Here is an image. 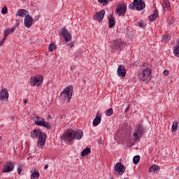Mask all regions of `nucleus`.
Instances as JSON below:
<instances>
[{"label":"nucleus","instance_id":"nucleus-6","mask_svg":"<svg viewBox=\"0 0 179 179\" xmlns=\"http://www.w3.org/2000/svg\"><path fill=\"white\" fill-rule=\"evenodd\" d=\"M113 171L115 176L120 177V176H122L125 173V166L121 162H117L114 166Z\"/></svg>","mask_w":179,"mask_h":179},{"label":"nucleus","instance_id":"nucleus-37","mask_svg":"<svg viewBox=\"0 0 179 179\" xmlns=\"http://www.w3.org/2000/svg\"><path fill=\"white\" fill-rule=\"evenodd\" d=\"M138 24H139L140 27H145L146 26L143 22H138Z\"/></svg>","mask_w":179,"mask_h":179},{"label":"nucleus","instance_id":"nucleus-36","mask_svg":"<svg viewBox=\"0 0 179 179\" xmlns=\"http://www.w3.org/2000/svg\"><path fill=\"white\" fill-rule=\"evenodd\" d=\"M22 171H23V166H20L17 169V173L18 174H22Z\"/></svg>","mask_w":179,"mask_h":179},{"label":"nucleus","instance_id":"nucleus-49","mask_svg":"<svg viewBox=\"0 0 179 179\" xmlns=\"http://www.w3.org/2000/svg\"><path fill=\"white\" fill-rule=\"evenodd\" d=\"M2 140V136H0V141H1Z\"/></svg>","mask_w":179,"mask_h":179},{"label":"nucleus","instance_id":"nucleus-16","mask_svg":"<svg viewBox=\"0 0 179 179\" xmlns=\"http://www.w3.org/2000/svg\"><path fill=\"white\" fill-rule=\"evenodd\" d=\"M33 18L31 17V16L28 15L27 17H26L24 20V24L25 26V27H27V29H29V27H31V25L33 24Z\"/></svg>","mask_w":179,"mask_h":179},{"label":"nucleus","instance_id":"nucleus-31","mask_svg":"<svg viewBox=\"0 0 179 179\" xmlns=\"http://www.w3.org/2000/svg\"><path fill=\"white\" fill-rule=\"evenodd\" d=\"M177 128H178V122H175L172 124V128H171L172 132H174L175 131H176V130H177Z\"/></svg>","mask_w":179,"mask_h":179},{"label":"nucleus","instance_id":"nucleus-11","mask_svg":"<svg viewBox=\"0 0 179 179\" xmlns=\"http://www.w3.org/2000/svg\"><path fill=\"white\" fill-rule=\"evenodd\" d=\"M31 86H38L40 87L43 85V76H40L31 78Z\"/></svg>","mask_w":179,"mask_h":179},{"label":"nucleus","instance_id":"nucleus-32","mask_svg":"<svg viewBox=\"0 0 179 179\" xmlns=\"http://www.w3.org/2000/svg\"><path fill=\"white\" fill-rule=\"evenodd\" d=\"M113 0H98L99 3H102L103 6L108 5V1Z\"/></svg>","mask_w":179,"mask_h":179},{"label":"nucleus","instance_id":"nucleus-51","mask_svg":"<svg viewBox=\"0 0 179 179\" xmlns=\"http://www.w3.org/2000/svg\"><path fill=\"white\" fill-rule=\"evenodd\" d=\"M124 179H127V178H124Z\"/></svg>","mask_w":179,"mask_h":179},{"label":"nucleus","instance_id":"nucleus-5","mask_svg":"<svg viewBox=\"0 0 179 179\" xmlns=\"http://www.w3.org/2000/svg\"><path fill=\"white\" fill-rule=\"evenodd\" d=\"M150 73H152V70L149 67L142 69L137 76L138 80H142L143 82L149 80Z\"/></svg>","mask_w":179,"mask_h":179},{"label":"nucleus","instance_id":"nucleus-33","mask_svg":"<svg viewBox=\"0 0 179 179\" xmlns=\"http://www.w3.org/2000/svg\"><path fill=\"white\" fill-rule=\"evenodd\" d=\"M1 13L2 15H6L8 13V7L3 6L1 9Z\"/></svg>","mask_w":179,"mask_h":179},{"label":"nucleus","instance_id":"nucleus-21","mask_svg":"<svg viewBox=\"0 0 179 179\" xmlns=\"http://www.w3.org/2000/svg\"><path fill=\"white\" fill-rule=\"evenodd\" d=\"M100 122H101V115H96L94 119V121L92 123L94 127H97V125H99Z\"/></svg>","mask_w":179,"mask_h":179},{"label":"nucleus","instance_id":"nucleus-35","mask_svg":"<svg viewBox=\"0 0 179 179\" xmlns=\"http://www.w3.org/2000/svg\"><path fill=\"white\" fill-rule=\"evenodd\" d=\"M9 34H10V31H9V29H6L4 31V37L6 38H7L8 36H9Z\"/></svg>","mask_w":179,"mask_h":179},{"label":"nucleus","instance_id":"nucleus-47","mask_svg":"<svg viewBox=\"0 0 179 179\" xmlns=\"http://www.w3.org/2000/svg\"><path fill=\"white\" fill-rule=\"evenodd\" d=\"M143 66H144V67L148 66V64H143Z\"/></svg>","mask_w":179,"mask_h":179},{"label":"nucleus","instance_id":"nucleus-46","mask_svg":"<svg viewBox=\"0 0 179 179\" xmlns=\"http://www.w3.org/2000/svg\"><path fill=\"white\" fill-rule=\"evenodd\" d=\"M76 68L75 66L71 68V71H73V69H76Z\"/></svg>","mask_w":179,"mask_h":179},{"label":"nucleus","instance_id":"nucleus-1","mask_svg":"<svg viewBox=\"0 0 179 179\" xmlns=\"http://www.w3.org/2000/svg\"><path fill=\"white\" fill-rule=\"evenodd\" d=\"M30 135L34 139H38V146L43 149L45 145V141H47V134L38 129H35L31 131Z\"/></svg>","mask_w":179,"mask_h":179},{"label":"nucleus","instance_id":"nucleus-22","mask_svg":"<svg viewBox=\"0 0 179 179\" xmlns=\"http://www.w3.org/2000/svg\"><path fill=\"white\" fill-rule=\"evenodd\" d=\"M108 24H109V29H112V27H114L115 26V19L114 17L110 16L108 18Z\"/></svg>","mask_w":179,"mask_h":179},{"label":"nucleus","instance_id":"nucleus-34","mask_svg":"<svg viewBox=\"0 0 179 179\" xmlns=\"http://www.w3.org/2000/svg\"><path fill=\"white\" fill-rule=\"evenodd\" d=\"M31 117L33 121H34V122H36V121H37V118L38 117V115H37L36 114H31Z\"/></svg>","mask_w":179,"mask_h":179},{"label":"nucleus","instance_id":"nucleus-41","mask_svg":"<svg viewBox=\"0 0 179 179\" xmlns=\"http://www.w3.org/2000/svg\"><path fill=\"white\" fill-rule=\"evenodd\" d=\"M164 76H169V71L165 70V71H164Z\"/></svg>","mask_w":179,"mask_h":179},{"label":"nucleus","instance_id":"nucleus-27","mask_svg":"<svg viewBox=\"0 0 179 179\" xmlns=\"http://www.w3.org/2000/svg\"><path fill=\"white\" fill-rule=\"evenodd\" d=\"M40 178V172L37 171H34L31 176V178L33 179H38Z\"/></svg>","mask_w":179,"mask_h":179},{"label":"nucleus","instance_id":"nucleus-4","mask_svg":"<svg viewBox=\"0 0 179 179\" xmlns=\"http://www.w3.org/2000/svg\"><path fill=\"white\" fill-rule=\"evenodd\" d=\"M72 94H73V86L69 85L60 93L59 98H61L62 96H64V99L67 100L68 103H69L72 99Z\"/></svg>","mask_w":179,"mask_h":179},{"label":"nucleus","instance_id":"nucleus-18","mask_svg":"<svg viewBox=\"0 0 179 179\" xmlns=\"http://www.w3.org/2000/svg\"><path fill=\"white\" fill-rule=\"evenodd\" d=\"M117 73L120 78H124L125 75H127V70L122 65H120Z\"/></svg>","mask_w":179,"mask_h":179},{"label":"nucleus","instance_id":"nucleus-48","mask_svg":"<svg viewBox=\"0 0 179 179\" xmlns=\"http://www.w3.org/2000/svg\"><path fill=\"white\" fill-rule=\"evenodd\" d=\"M176 169L178 170V171H179V166L177 167Z\"/></svg>","mask_w":179,"mask_h":179},{"label":"nucleus","instance_id":"nucleus-3","mask_svg":"<svg viewBox=\"0 0 179 179\" xmlns=\"http://www.w3.org/2000/svg\"><path fill=\"white\" fill-rule=\"evenodd\" d=\"M144 8H146V4L143 0H134L129 6V8L132 10L136 9V10L141 11L143 10Z\"/></svg>","mask_w":179,"mask_h":179},{"label":"nucleus","instance_id":"nucleus-38","mask_svg":"<svg viewBox=\"0 0 179 179\" xmlns=\"http://www.w3.org/2000/svg\"><path fill=\"white\" fill-rule=\"evenodd\" d=\"M6 40V38L4 36L1 41L0 42V47H2V45H3V43H5V41Z\"/></svg>","mask_w":179,"mask_h":179},{"label":"nucleus","instance_id":"nucleus-19","mask_svg":"<svg viewBox=\"0 0 179 179\" xmlns=\"http://www.w3.org/2000/svg\"><path fill=\"white\" fill-rule=\"evenodd\" d=\"M157 17H159V11H157V9H155L154 10V14L149 16L150 22H155Z\"/></svg>","mask_w":179,"mask_h":179},{"label":"nucleus","instance_id":"nucleus-10","mask_svg":"<svg viewBox=\"0 0 179 179\" xmlns=\"http://www.w3.org/2000/svg\"><path fill=\"white\" fill-rule=\"evenodd\" d=\"M116 13L118 16H124L125 13H127V5H125V3L117 5Z\"/></svg>","mask_w":179,"mask_h":179},{"label":"nucleus","instance_id":"nucleus-40","mask_svg":"<svg viewBox=\"0 0 179 179\" xmlns=\"http://www.w3.org/2000/svg\"><path fill=\"white\" fill-rule=\"evenodd\" d=\"M138 65H139V62H135L134 63H133L131 64V66H138Z\"/></svg>","mask_w":179,"mask_h":179},{"label":"nucleus","instance_id":"nucleus-50","mask_svg":"<svg viewBox=\"0 0 179 179\" xmlns=\"http://www.w3.org/2000/svg\"><path fill=\"white\" fill-rule=\"evenodd\" d=\"M110 179H113V178H111Z\"/></svg>","mask_w":179,"mask_h":179},{"label":"nucleus","instance_id":"nucleus-29","mask_svg":"<svg viewBox=\"0 0 179 179\" xmlns=\"http://www.w3.org/2000/svg\"><path fill=\"white\" fill-rule=\"evenodd\" d=\"M55 48H57V46L55 45V43L50 44L48 46L49 52H52V51H54V50H55Z\"/></svg>","mask_w":179,"mask_h":179},{"label":"nucleus","instance_id":"nucleus-13","mask_svg":"<svg viewBox=\"0 0 179 179\" xmlns=\"http://www.w3.org/2000/svg\"><path fill=\"white\" fill-rule=\"evenodd\" d=\"M125 45H127V43L121 40L114 41L113 43V47L120 51H121Z\"/></svg>","mask_w":179,"mask_h":179},{"label":"nucleus","instance_id":"nucleus-9","mask_svg":"<svg viewBox=\"0 0 179 179\" xmlns=\"http://www.w3.org/2000/svg\"><path fill=\"white\" fill-rule=\"evenodd\" d=\"M61 36L64 38V41L66 43H69L72 40V34L68 31L66 27H63L62 29V31L60 32Z\"/></svg>","mask_w":179,"mask_h":179},{"label":"nucleus","instance_id":"nucleus-45","mask_svg":"<svg viewBox=\"0 0 179 179\" xmlns=\"http://www.w3.org/2000/svg\"><path fill=\"white\" fill-rule=\"evenodd\" d=\"M23 101H24V104L27 103V99H24Z\"/></svg>","mask_w":179,"mask_h":179},{"label":"nucleus","instance_id":"nucleus-43","mask_svg":"<svg viewBox=\"0 0 179 179\" xmlns=\"http://www.w3.org/2000/svg\"><path fill=\"white\" fill-rule=\"evenodd\" d=\"M47 169H48V164H46V165L44 166V170H47Z\"/></svg>","mask_w":179,"mask_h":179},{"label":"nucleus","instance_id":"nucleus-14","mask_svg":"<svg viewBox=\"0 0 179 179\" xmlns=\"http://www.w3.org/2000/svg\"><path fill=\"white\" fill-rule=\"evenodd\" d=\"M104 15H106V10H101L96 12L94 17L95 20H97L99 23H101V22H103V19H104Z\"/></svg>","mask_w":179,"mask_h":179},{"label":"nucleus","instance_id":"nucleus-39","mask_svg":"<svg viewBox=\"0 0 179 179\" xmlns=\"http://www.w3.org/2000/svg\"><path fill=\"white\" fill-rule=\"evenodd\" d=\"M15 30H16V27H14L11 29H9L10 33H13V31H15Z\"/></svg>","mask_w":179,"mask_h":179},{"label":"nucleus","instance_id":"nucleus-23","mask_svg":"<svg viewBox=\"0 0 179 179\" xmlns=\"http://www.w3.org/2000/svg\"><path fill=\"white\" fill-rule=\"evenodd\" d=\"M164 10H170V1L169 0H162Z\"/></svg>","mask_w":179,"mask_h":179},{"label":"nucleus","instance_id":"nucleus-30","mask_svg":"<svg viewBox=\"0 0 179 179\" xmlns=\"http://www.w3.org/2000/svg\"><path fill=\"white\" fill-rule=\"evenodd\" d=\"M114 113V110H113V108H110L106 111V115L107 117H110V115H113Z\"/></svg>","mask_w":179,"mask_h":179},{"label":"nucleus","instance_id":"nucleus-26","mask_svg":"<svg viewBox=\"0 0 179 179\" xmlns=\"http://www.w3.org/2000/svg\"><path fill=\"white\" fill-rule=\"evenodd\" d=\"M171 39V36L170 34H164L162 36V40L164 43H168Z\"/></svg>","mask_w":179,"mask_h":179},{"label":"nucleus","instance_id":"nucleus-17","mask_svg":"<svg viewBox=\"0 0 179 179\" xmlns=\"http://www.w3.org/2000/svg\"><path fill=\"white\" fill-rule=\"evenodd\" d=\"M29 11L24 9H19L16 13V16L17 17H27L29 16Z\"/></svg>","mask_w":179,"mask_h":179},{"label":"nucleus","instance_id":"nucleus-28","mask_svg":"<svg viewBox=\"0 0 179 179\" xmlns=\"http://www.w3.org/2000/svg\"><path fill=\"white\" fill-rule=\"evenodd\" d=\"M139 160H141V156L139 155L134 156L133 158L134 164H138V163H139Z\"/></svg>","mask_w":179,"mask_h":179},{"label":"nucleus","instance_id":"nucleus-2","mask_svg":"<svg viewBox=\"0 0 179 179\" xmlns=\"http://www.w3.org/2000/svg\"><path fill=\"white\" fill-rule=\"evenodd\" d=\"M83 136V131L82 130L73 131L72 129H68L62 136L64 141H66L69 143H71L73 139H76L77 141L82 139Z\"/></svg>","mask_w":179,"mask_h":179},{"label":"nucleus","instance_id":"nucleus-24","mask_svg":"<svg viewBox=\"0 0 179 179\" xmlns=\"http://www.w3.org/2000/svg\"><path fill=\"white\" fill-rule=\"evenodd\" d=\"M173 54H174L175 57H179V38L178 40V43L175 46V49L173 50Z\"/></svg>","mask_w":179,"mask_h":179},{"label":"nucleus","instance_id":"nucleus-20","mask_svg":"<svg viewBox=\"0 0 179 179\" xmlns=\"http://www.w3.org/2000/svg\"><path fill=\"white\" fill-rule=\"evenodd\" d=\"M150 173H159L160 171V167L158 165L154 164L149 169Z\"/></svg>","mask_w":179,"mask_h":179},{"label":"nucleus","instance_id":"nucleus-42","mask_svg":"<svg viewBox=\"0 0 179 179\" xmlns=\"http://www.w3.org/2000/svg\"><path fill=\"white\" fill-rule=\"evenodd\" d=\"M51 118H52V117L51 116V115H48V120H51Z\"/></svg>","mask_w":179,"mask_h":179},{"label":"nucleus","instance_id":"nucleus-12","mask_svg":"<svg viewBox=\"0 0 179 179\" xmlns=\"http://www.w3.org/2000/svg\"><path fill=\"white\" fill-rule=\"evenodd\" d=\"M9 99V92H8V90L3 88L1 89V92H0V100L1 101V103H3V104L5 103V100L6 101H8Z\"/></svg>","mask_w":179,"mask_h":179},{"label":"nucleus","instance_id":"nucleus-25","mask_svg":"<svg viewBox=\"0 0 179 179\" xmlns=\"http://www.w3.org/2000/svg\"><path fill=\"white\" fill-rule=\"evenodd\" d=\"M90 152H92V150H90V148H87L85 149H84L83 150V152H81V156L82 157H85V156H87V155H89V153H90Z\"/></svg>","mask_w":179,"mask_h":179},{"label":"nucleus","instance_id":"nucleus-7","mask_svg":"<svg viewBox=\"0 0 179 179\" xmlns=\"http://www.w3.org/2000/svg\"><path fill=\"white\" fill-rule=\"evenodd\" d=\"M35 124L39 127H43V128H46V129H51V128H52L51 123L45 122L44 118L39 116H38V118L35 120Z\"/></svg>","mask_w":179,"mask_h":179},{"label":"nucleus","instance_id":"nucleus-15","mask_svg":"<svg viewBox=\"0 0 179 179\" xmlns=\"http://www.w3.org/2000/svg\"><path fill=\"white\" fill-rule=\"evenodd\" d=\"M13 169H15L13 163L8 162L3 168V173H10L13 171Z\"/></svg>","mask_w":179,"mask_h":179},{"label":"nucleus","instance_id":"nucleus-8","mask_svg":"<svg viewBox=\"0 0 179 179\" xmlns=\"http://www.w3.org/2000/svg\"><path fill=\"white\" fill-rule=\"evenodd\" d=\"M143 134H145V127H143V125L142 124H138V128L136 129V131L133 134L134 136V141H138Z\"/></svg>","mask_w":179,"mask_h":179},{"label":"nucleus","instance_id":"nucleus-44","mask_svg":"<svg viewBox=\"0 0 179 179\" xmlns=\"http://www.w3.org/2000/svg\"><path fill=\"white\" fill-rule=\"evenodd\" d=\"M73 45H74L73 43H70V47H71V48H72V47H73Z\"/></svg>","mask_w":179,"mask_h":179}]
</instances>
